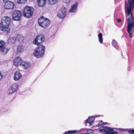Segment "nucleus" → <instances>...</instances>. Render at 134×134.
<instances>
[{"instance_id": "obj_1", "label": "nucleus", "mask_w": 134, "mask_h": 134, "mask_svg": "<svg viewBox=\"0 0 134 134\" xmlns=\"http://www.w3.org/2000/svg\"><path fill=\"white\" fill-rule=\"evenodd\" d=\"M128 4H125V11L126 13V18L128 21L127 31L131 38L133 36L134 30V18L132 10H134V0L129 1Z\"/></svg>"}, {"instance_id": "obj_2", "label": "nucleus", "mask_w": 134, "mask_h": 134, "mask_svg": "<svg viewBox=\"0 0 134 134\" xmlns=\"http://www.w3.org/2000/svg\"><path fill=\"white\" fill-rule=\"evenodd\" d=\"M45 47L42 44L39 46L35 49L33 53L34 55L37 58H40L44 54Z\"/></svg>"}, {"instance_id": "obj_3", "label": "nucleus", "mask_w": 134, "mask_h": 134, "mask_svg": "<svg viewBox=\"0 0 134 134\" xmlns=\"http://www.w3.org/2000/svg\"><path fill=\"white\" fill-rule=\"evenodd\" d=\"M34 10V8L27 6L23 10V16L27 18H30L32 15Z\"/></svg>"}, {"instance_id": "obj_4", "label": "nucleus", "mask_w": 134, "mask_h": 134, "mask_svg": "<svg viewBox=\"0 0 134 134\" xmlns=\"http://www.w3.org/2000/svg\"><path fill=\"white\" fill-rule=\"evenodd\" d=\"M38 23L40 25L44 28L47 27L50 24V21L43 17H41L38 20Z\"/></svg>"}, {"instance_id": "obj_5", "label": "nucleus", "mask_w": 134, "mask_h": 134, "mask_svg": "<svg viewBox=\"0 0 134 134\" xmlns=\"http://www.w3.org/2000/svg\"><path fill=\"white\" fill-rule=\"evenodd\" d=\"M45 37L43 35H40L37 36L33 41L34 44L38 45L42 43L44 40Z\"/></svg>"}, {"instance_id": "obj_6", "label": "nucleus", "mask_w": 134, "mask_h": 134, "mask_svg": "<svg viewBox=\"0 0 134 134\" xmlns=\"http://www.w3.org/2000/svg\"><path fill=\"white\" fill-rule=\"evenodd\" d=\"M114 129L106 126L103 127L102 128L100 129L99 131L109 134H115L116 133L114 132Z\"/></svg>"}, {"instance_id": "obj_7", "label": "nucleus", "mask_w": 134, "mask_h": 134, "mask_svg": "<svg viewBox=\"0 0 134 134\" xmlns=\"http://www.w3.org/2000/svg\"><path fill=\"white\" fill-rule=\"evenodd\" d=\"M22 13L20 11L16 10L13 14V19L15 21H19L21 18Z\"/></svg>"}, {"instance_id": "obj_8", "label": "nucleus", "mask_w": 134, "mask_h": 134, "mask_svg": "<svg viewBox=\"0 0 134 134\" xmlns=\"http://www.w3.org/2000/svg\"><path fill=\"white\" fill-rule=\"evenodd\" d=\"M9 26L4 24L1 23H0V30L2 31H6L7 34L8 35L10 32V29L9 28Z\"/></svg>"}, {"instance_id": "obj_9", "label": "nucleus", "mask_w": 134, "mask_h": 134, "mask_svg": "<svg viewBox=\"0 0 134 134\" xmlns=\"http://www.w3.org/2000/svg\"><path fill=\"white\" fill-rule=\"evenodd\" d=\"M4 7L6 9H13L14 7V4L9 1H7L5 3Z\"/></svg>"}, {"instance_id": "obj_10", "label": "nucleus", "mask_w": 134, "mask_h": 134, "mask_svg": "<svg viewBox=\"0 0 134 134\" xmlns=\"http://www.w3.org/2000/svg\"><path fill=\"white\" fill-rule=\"evenodd\" d=\"M18 85L17 84H13L12 87L9 88L7 91L8 94H10L14 92L17 89Z\"/></svg>"}, {"instance_id": "obj_11", "label": "nucleus", "mask_w": 134, "mask_h": 134, "mask_svg": "<svg viewBox=\"0 0 134 134\" xmlns=\"http://www.w3.org/2000/svg\"><path fill=\"white\" fill-rule=\"evenodd\" d=\"M66 9L65 8H62L61 10L59 11L57 16L60 18H63L65 15Z\"/></svg>"}, {"instance_id": "obj_12", "label": "nucleus", "mask_w": 134, "mask_h": 134, "mask_svg": "<svg viewBox=\"0 0 134 134\" xmlns=\"http://www.w3.org/2000/svg\"><path fill=\"white\" fill-rule=\"evenodd\" d=\"M10 20L11 19L9 17L7 16H5L2 18L1 23L9 26Z\"/></svg>"}, {"instance_id": "obj_13", "label": "nucleus", "mask_w": 134, "mask_h": 134, "mask_svg": "<svg viewBox=\"0 0 134 134\" xmlns=\"http://www.w3.org/2000/svg\"><path fill=\"white\" fill-rule=\"evenodd\" d=\"M21 77V74L19 71H17L14 74V79L15 81L19 80Z\"/></svg>"}, {"instance_id": "obj_14", "label": "nucleus", "mask_w": 134, "mask_h": 134, "mask_svg": "<svg viewBox=\"0 0 134 134\" xmlns=\"http://www.w3.org/2000/svg\"><path fill=\"white\" fill-rule=\"evenodd\" d=\"M30 66V64L28 62H21L20 64V66L25 69H27L29 68Z\"/></svg>"}, {"instance_id": "obj_15", "label": "nucleus", "mask_w": 134, "mask_h": 134, "mask_svg": "<svg viewBox=\"0 0 134 134\" xmlns=\"http://www.w3.org/2000/svg\"><path fill=\"white\" fill-rule=\"evenodd\" d=\"M22 59L20 57L16 58L13 61V64L16 66H18L19 65H20Z\"/></svg>"}, {"instance_id": "obj_16", "label": "nucleus", "mask_w": 134, "mask_h": 134, "mask_svg": "<svg viewBox=\"0 0 134 134\" xmlns=\"http://www.w3.org/2000/svg\"><path fill=\"white\" fill-rule=\"evenodd\" d=\"M77 2H76L75 4L71 6V8L69 10V12L70 13L74 12L77 9Z\"/></svg>"}, {"instance_id": "obj_17", "label": "nucleus", "mask_w": 134, "mask_h": 134, "mask_svg": "<svg viewBox=\"0 0 134 134\" xmlns=\"http://www.w3.org/2000/svg\"><path fill=\"white\" fill-rule=\"evenodd\" d=\"M94 120V118L93 116L91 117H89L86 120V123H89L90 126L92 125Z\"/></svg>"}, {"instance_id": "obj_18", "label": "nucleus", "mask_w": 134, "mask_h": 134, "mask_svg": "<svg viewBox=\"0 0 134 134\" xmlns=\"http://www.w3.org/2000/svg\"><path fill=\"white\" fill-rule=\"evenodd\" d=\"M46 0H38V5L40 7H43L45 6Z\"/></svg>"}, {"instance_id": "obj_19", "label": "nucleus", "mask_w": 134, "mask_h": 134, "mask_svg": "<svg viewBox=\"0 0 134 134\" xmlns=\"http://www.w3.org/2000/svg\"><path fill=\"white\" fill-rule=\"evenodd\" d=\"M16 40L20 43L22 42L24 40V37L21 35H17L16 36Z\"/></svg>"}, {"instance_id": "obj_20", "label": "nucleus", "mask_w": 134, "mask_h": 134, "mask_svg": "<svg viewBox=\"0 0 134 134\" xmlns=\"http://www.w3.org/2000/svg\"><path fill=\"white\" fill-rule=\"evenodd\" d=\"M24 47L22 45L18 46L17 48V53L20 54L21 52L24 51Z\"/></svg>"}, {"instance_id": "obj_21", "label": "nucleus", "mask_w": 134, "mask_h": 134, "mask_svg": "<svg viewBox=\"0 0 134 134\" xmlns=\"http://www.w3.org/2000/svg\"><path fill=\"white\" fill-rule=\"evenodd\" d=\"M58 0H48L47 3L49 5H52L56 4L58 2Z\"/></svg>"}, {"instance_id": "obj_22", "label": "nucleus", "mask_w": 134, "mask_h": 134, "mask_svg": "<svg viewBox=\"0 0 134 134\" xmlns=\"http://www.w3.org/2000/svg\"><path fill=\"white\" fill-rule=\"evenodd\" d=\"M1 49V52L3 54H6L7 53L9 50L8 48L4 47V46L3 47H2Z\"/></svg>"}, {"instance_id": "obj_23", "label": "nucleus", "mask_w": 134, "mask_h": 134, "mask_svg": "<svg viewBox=\"0 0 134 134\" xmlns=\"http://www.w3.org/2000/svg\"><path fill=\"white\" fill-rule=\"evenodd\" d=\"M79 133L80 132V131H77L76 130H69L68 131H66L65 132V134H72L75 133L77 132Z\"/></svg>"}, {"instance_id": "obj_24", "label": "nucleus", "mask_w": 134, "mask_h": 134, "mask_svg": "<svg viewBox=\"0 0 134 134\" xmlns=\"http://www.w3.org/2000/svg\"><path fill=\"white\" fill-rule=\"evenodd\" d=\"M99 41L100 43H102L103 41L102 35L101 33H99L98 35Z\"/></svg>"}, {"instance_id": "obj_25", "label": "nucleus", "mask_w": 134, "mask_h": 134, "mask_svg": "<svg viewBox=\"0 0 134 134\" xmlns=\"http://www.w3.org/2000/svg\"><path fill=\"white\" fill-rule=\"evenodd\" d=\"M5 44V42L4 41H0V48H1V49L4 46Z\"/></svg>"}, {"instance_id": "obj_26", "label": "nucleus", "mask_w": 134, "mask_h": 134, "mask_svg": "<svg viewBox=\"0 0 134 134\" xmlns=\"http://www.w3.org/2000/svg\"><path fill=\"white\" fill-rule=\"evenodd\" d=\"M27 0H17V3L23 4H24L26 2Z\"/></svg>"}, {"instance_id": "obj_27", "label": "nucleus", "mask_w": 134, "mask_h": 134, "mask_svg": "<svg viewBox=\"0 0 134 134\" xmlns=\"http://www.w3.org/2000/svg\"><path fill=\"white\" fill-rule=\"evenodd\" d=\"M16 37H13L11 39V42L12 43H14L16 42Z\"/></svg>"}, {"instance_id": "obj_28", "label": "nucleus", "mask_w": 134, "mask_h": 134, "mask_svg": "<svg viewBox=\"0 0 134 134\" xmlns=\"http://www.w3.org/2000/svg\"><path fill=\"white\" fill-rule=\"evenodd\" d=\"M71 0H63V2L66 3H70Z\"/></svg>"}, {"instance_id": "obj_29", "label": "nucleus", "mask_w": 134, "mask_h": 134, "mask_svg": "<svg viewBox=\"0 0 134 134\" xmlns=\"http://www.w3.org/2000/svg\"><path fill=\"white\" fill-rule=\"evenodd\" d=\"M112 43L115 46H116L117 44V42L115 40H113L112 42Z\"/></svg>"}, {"instance_id": "obj_30", "label": "nucleus", "mask_w": 134, "mask_h": 134, "mask_svg": "<svg viewBox=\"0 0 134 134\" xmlns=\"http://www.w3.org/2000/svg\"><path fill=\"white\" fill-rule=\"evenodd\" d=\"M128 132L131 134H134V129L129 130Z\"/></svg>"}, {"instance_id": "obj_31", "label": "nucleus", "mask_w": 134, "mask_h": 134, "mask_svg": "<svg viewBox=\"0 0 134 134\" xmlns=\"http://www.w3.org/2000/svg\"><path fill=\"white\" fill-rule=\"evenodd\" d=\"M3 75L1 72V71H0V81L2 79L3 77Z\"/></svg>"}, {"instance_id": "obj_32", "label": "nucleus", "mask_w": 134, "mask_h": 134, "mask_svg": "<svg viewBox=\"0 0 134 134\" xmlns=\"http://www.w3.org/2000/svg\"><path fill=\"white\" fill-rule=\"evenodd\" d=\"M103 126V125L102 124H99L98 125V127L99 128H100V127H101L102 126Z\"/></svg>"}, {"instance_id": "obj_33", "label": "nucleus", "mask_w": 134, "mask_h": 134, "mask_svg": "<svg viewBox=\"0 0 134 134\" xmlns=\"http://www.w3.org/2000/svg\"><path fill=\"white\" fill-rule=\"evenodd\" d=\"M117 21L118 22H121V19H117Z\"/></svg>"}, {"instance_id": "obj_34", "label": "nucleus", "mask_w": 134, "mask_h": 134, "mask_svg": "<svg viewBox=\"0 0 134 134\" xmlns=\"http://www.w3.org/2000/svg\"><path fill=\"white\" fill-rule=\"evenodd\" d=\"M131 68L130 67H128V68H127V70H128V71H129L130 70H131Z\"/></svg>"}, {"instance_id": "obj_35", "label": "nucleus", "mask_w": 134, "mask_h": 134, "mask_svg": "<svg viewBox=\"0 0 134 134\" xmlns=\"http://www.w3.org/2000/svg\"><path fill=\"white\" fill-rule=\"evenodd\" d=\"M1 48H0V50H1Z\"/></svg>"}, {"instance_id": "obj_36", "label": "nucleus", "mask_w": 134, "mask_h": 134, "mask_svg": "<svg viewBox=\"0 0 134 134\" xmlns=\"http://www.w3.org/2000/svg\"><path fill=\"white\" fill-rule=\"evenodd\" d=\"M107 123L105 122V124H106Z\"/></svg>"}]
</instances>
